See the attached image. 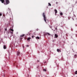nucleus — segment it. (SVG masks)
Returning a JSON list of instances; mask_svg holds the SVG:
<instances>
[{
  "mask_svg": "<svg viewBox=\"0 0 77 77\" xmlns=\"http://www.w3.org/2000/svg\"><path fill=\"white\" fill-rule=\"evenodd\" d=\"M5 1H6V3H4V5H8V4H9V3H10V2H9V0H6Z\"/></svg>",
  "mask_w": 77,
  "mask_h": 77,
  "instance_id": "obj_2",
  "label": "nucleus"
},
{
  "mask_svg": "<svg viewBox=\"0 0 77 77\" xmlns=\"http://www.w3.org/2000/svg\"><path fill=\"white\" fill-rule=\"evenodd\" d=\"M47 34L48 35H50V34L48 32L47 33Z\"/></svg>",
  "mask_w": 77,
  "mask_h": 77,
  "instance_id": "obj_15",
  "label": "nucleus"
},
{
  "mask_svg": "<svg viewBox=\"0 0 77 77\" xmlns=\"http://www.w3.org/2000/svg\"><path fill=\"white\" fill-rule=\"evenodd\" d=\"M53 37V36L52 35Z\"/></svg>",
  "mask_w": 77,
  "mask_h": 77,
  "instance_id": "obj_31",
  "label": "nucleus"
},
{
  "mask_svg": "<svg viewBox=\"0 0 77 77\" xmlns=\"http://www.w3.org/2000/svg\"><path fill=\"white\" fill-rule=\"evenodd\" d=\"M55 30H57V28H55Z\"/></svg>",
  "mask_w": 77,
  "mask_h": 77,
  "instance_id": "obj_22",
  "label": "nucleus"
},
{
  "mask_svg": "<svg viewBox=\"0 0 77 77\" xmlns=\"http://www.w3.org/2000/svg\"><path fill=\"white\" fill-rule=\"evenodd\" d=\"M33 37H34V36H32V38H33Z\"/></svg>",
  "mask_w": 77,
  "mask_h": 77,
  "instance_id": "obj_24",
  "label": "nucleus"
},
{
  "mask_svg": "<svg viewBox=\"0 0 77 77\" xmlns=\"http://www.w3.org/2000/svg\"><path fill=\"white\" fill-rule=\"evenodd\" d=\"M10 33L12 34V35L13 34V31H10Z\"/></svg>",
  "mask_w": 77,
  "mask_h": 77,
  "instance_id": "obj_12",
  "label": "nucleus"
},
{
  "mask_svg": "<svg viewBox=\"0 0 77 77\" xmlns=\"http://www.w3.org/2000/svg\"><path fill=\"white\" fill-rule=\"evenodd\" d=\"M31 39V38H30V37H29L27 38V41H30V40Z\"/></svg>",
  "mask_w": 77,
  "mask_h": 77,
  "instance_id": "obj_6",
  "label": "nucleus"
},
{
  "mask_svg": "<svg viewBox=\"0 0 77 77\" xmlns=\"http://www.w3.org/2000/svg\"><path fill=\"white\" fill-rule=\"evenodd\" d=\"M2 13H0V16H2Z\"/></svg>",
  "mask_w": 77,
  "mask_h": 77,
  "instance_id": "obj_21",
  "label": "nucleus"
},
{
  "mask_svg": "<svg viewBox=\"0 0 77 77\" xmlns=\"http://www.w3.org/2000/svg\"><path fill=\"white\" fill-rule=\"evenodd\" d=\"M11 12V10L9 8H8V10H7V14H9Z\"/></svg>",
  "mask_w": 77,
  "mask_h": 77,
  "instance_id": "obj_4",
  "label": "nucleus"
},
{
  "mask_svg": "<svg viewBox=\"0 0 77 77\" xmlns=\"http://www.w3.org/2000/svg\"><path fill=\"white\" fill-rule=\"evenodd\" d=\"M27 47H29V45H27Z\"/></svg>",
  "mask_w": 77,
  "mask_h": 77,
  "instance_id": "obj_25",
  "label": "nucleus"
},
{
  "mask_svg": "<svg viewBox=\"0 0 77 77\" xmlns=\"http://www.w3.org/2000/svg\"><path fill=\"white\" fill-rule=\"evenodd\" d=\"M25 36V35L23 34L20 36V38L21 39H23V36Z\"/></svg>",
  "mask_w": 77,
  "mask_h": 77,
  "instance_id": "obj_3",
  "label": "nucleus"
},
{
  "mask_svg": "<svg viewBox=\"0 0 77 77\" xmlns=\"http://www.w3.org/2000/svg\"><path fill=\"white\" fill-rule=\"evenodd\" d=\"M58 37V35L56 34H55V38H57Z\"/></svg>",
  "mask_w": 77,
  "mask_h": 77,
  "instance_id": "obj_5",
  "label": "nucleus"
},
{
  "mask_svg": "<svg viewBox=\"0 0 77 77\" xmlns=\"http://www.w3.org/2000/svg\"><path fill=\"white\" fill-rule=\"evenodd\" d=\"M1 1L2 3H3L5 2V0H0V2H1Z\"/></svg>",
  "mask_w": 77,
  "mask_h": 77,
  "instance_id": "obj_8",
  "label": "nucleus"
},
{
  "mask_svg": "<svg viewBox=\"0 0 77 77\" xmlns=\"http://www.w3.org/2000/svg\"><path fill=\"white\" fill-rule=\"evenodd\" d=\"M57 51L58 52H59V51H60V50H59V49H57Z\"/></svg>",
  "mask_w": 77,
  "mask_h": 77,
  "instance_id": "obj_11",
  "label": "nucleus"
},
{
  "mask_svg": "<svg viewBox=\"0 0 77 77\" xmlns=\"http://www.w3.org/2000/svg\"><path fill=\"white\" fill-rule=\"evenodd\" d=\"M54 11H55V14H57V10H56V9H55L54 10Z\"/></svg>",
  "mask_w": 77,
  "mask_h": 77,
  "instance_id": "obj_9",
  "label": "nucleus"
},
{
  "mask_svg": "<svg viewBox=\"0 0 77 77\" xmlns=\"http://www.w3.org/2000/svg\"><path fill=\"white\" fill-rule=\"evenodd\" d=\"M75 74H77V71H76L75 72Z\"/></svg>",
  "mask_w": 77,
  "mask_h": 77,
  "instance_id": "obj_19",
  "label": "nucleus"
},
{
  "mask_svg": "<svg viewBox=\"0 0 77 77\" xmlns=\"http://www.w3.org/2000/svg\"><path fill=\"white\" fill-rule=\"evenodd\" d=\"M20 52H19V51H17V56H20Z\"/></svg>",
  "mask_w": 77,
  "mask_h": 77,
  "instance_id": "obj_7",
  "label": "nucleus"
},
{
  "mask_svg": "<svg viewBox=\"0 0 77 77\" xmlns=\"http://www.w3.org/2000/svg\"><path fill=\"white\" fill-rule=\"evenodd\" d=\"M55 15H56V14H55Z\"/></svg>",
  "mask_w": 77,
  "mask_h": 77,
  "instance_id": "obj_30",
  "label": "nucleus"
},
{
  "mask_svg": "<svg viewBox=\"0 0 77 77\" xmlns=\"http://www.w3.org/2000/svg\"><path fill=\"white\" fill-rule=\"evenodd\" d=\"M3 48H4V49H6V46L5 45H4Z\"/></svg>",
  "mask_w": 77,
  "mask_h": 77,
  "instance_id": "obj_10",
  "label": "nucleus"
},
{
  "mask_svg": "<svg viewBox=\"0 0 77 77\" xmlns=\"http://www.w3.org/2000/svg\"><path fill=\"white\" fill-rule=\"evenodd\" d=\"M37 62H39V61H38V60H37Z\"/></svg>",
  "mask_w": 77,
  "mask_h": 77,
  "instance_id": "obj_27",
  "label": "nucleus"
},
{
  "mask_svg": "<svg viewBox=\"0 0 77 77\" xmlns=\"http://www.w3.org/2000/svg\"><path fill=\"white\" fill-rule=\"evenodd\" d=\"M5 31H6V30H7V29H5Z\"/></svg>",
  "mask_w": 77,
  "mask_h": 77,
  "instance_id": "obj_23",
  "label": "nucleus"
},
{
  "mask_svg": "<svg viewBox=\"0 0 77 77\" xmlns=\"http://www.w3.org/2000/svg\"><path fill=\"white\" fill-rule=\"evenodd\" d=\"M23 48H24V46H23Z\"/></svg>",
  "mask_w": 77,
  "mask_h": 77,
  "instance_id": "obj_26",
  "label": "nucleus"
},
{
  "mask_svg": "<svg viewBox=\"0 0 77 77\" xmlns=\"http://www.w3.org/2000/svg\"><path fill=\"white\" fill-rule=\"evenodd\" d=\"M42 15L44 18V20L45 22L46 23V24L48 23V19H47V17H46L45 16V13H43Z\"/></svg>",
  "mask_w": 77,
  "mask_h": 77,
  "instance_id": "obj_1",
  "label": "nucleus"
},
{
  "mask_svg": "<svg viewBox=\"0 0 77 77\" xmlns=\"http://www.w3.org/2000/svg\"><path fill=\"white\" fill-rule=\"evenodd\" d=\"M36 39H40L39 37H36Z\"/></svg>",
  "mask_w": 77,
  "mask_h": 77,
  "instance_id": "obj_13",
  "label": "nucleus"
},
{
  "mask_svg": "<svg viewBox=\"0 0 77 77\" xmlns=\"http://www.w3.org/2000/svg\"><path fill=\"white\" fill-rule=\"evenodd\" d=\"M48 5H49V6H51V5L50 3H48Z\"/></svg>",
  "mask_w": 77,
  "mask_h": 77,
  "instance_id": "obj_17",
  "label": "nucleus"
},
{
  "mask_svg": "<svg viewBox=\"0 0 77 77\" xmlns=\"http://www.w3.org/2000/svg\"><path fill=\"white\" fill-rule=\"evenodd\" d=\"M43 71H46V69H43Z\"/></svg>",
  "mask_w": 77,
  "mask_h": 77,
  "instance_id": "obj_20",
  "label": "nucleus"
},
{
  "mask_svg": "<svg viewBox=\"0 0 77 77\" xmlns=\"http://www.w3.org/2000/svg\"><path fill=\"white\" fill-rule=\"evenodd\" d=\"M10 30H11V31H12V32H14V29H10Z\"/></svg>",
  "mask_w": 77,
  "mask_h": 77,
  "instance_id": "obj_14",
  "label": "nucleus"
},
{
  "mask_svg": "<svg viewBox=\"0 0 77 77\" xmlns=\"http://www.w3.org/2000/svg\"><path fill=\"white\" fill-rule=\"evenodd\" d=\"M60 15H63V13H61L60 14Z\"/></svg>",
  "mask_w": 77,
  "mask_h": 77,
  "instance_id": "obj_18",
  "label": "nucleus"
},
{
  "mask_svg": "<svg viewBox=\"0 0 77 77\" xmlns=\"http://www.w3.org/2000/svg\"><path fill=\"white\" fill-rule=\"evenodd\" d=\"M16 66H17V65H16Z\"/></svg>",
  "mask_w": 77,
  "mask_h": 77,
  "instance_id": "obj_28",
  "label": "nucleus"
},
{
  "mask_svg": "<svg viewBox=\"0 0 77 77\" xmlns=\"http://www.w3.org/2000/svg\"><path fill=\"white\" fill-rule=\"evenodd\" d=\"M54 40H53V42H54Z\"/></svg>",
  "mask_w": 77,
  "mask_h": 77,
  "instance_id": "obj_29",
  "label": "nucleus"
},
{
  "mask_svg": "<svg viewBox=\"0 0 77 77\" xmlns=\"http://www.w3.org/2000/svg\"><path fill=\"white\" fill-rule=\"evenodd\" d=\"M74 56H75V58H76V57H77V55L76 54Z\"/></svg>",
  "mask_w": 77,
  "mask_h": 77,
  "instance_id": "obj_16",
  "label": "nucleus"
}]
</instances>
